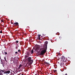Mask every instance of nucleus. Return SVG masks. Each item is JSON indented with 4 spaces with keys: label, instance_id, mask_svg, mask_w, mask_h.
<instances>
[{
    "label": "nucleus",
    "instance_id": "3",
    "mask_svg": "<svg viewBox=\"0 0 75 75\" xmlns=\"http://www.w3.org/2000/svg\"><path fill=\"white\" fill-rule=\"evenodd\" d=\"M61 60L63 61L64 62H67V59L65 58V57L64 56H63L62 57H61Z\"/></svg>",
    "mask_w": 75,
    "mask_h": 75
},
{
    "label": "nucleus",
    "instance_id": "22",
    "mask_svg": "<svg viewBox=\"0 0 75 75\" xmlns=\"http://www.w3.org/2000/svg\"><path fill=\"white\" fill-rule=\"evenodd\" d=\"M2 33V30H1V31H0V33Z\"/></svg>",
    "mask_w": 75,
    "mask_h": 75
},
{
    "label": "nucleus",
    "instance_id": "20",
    "mask_svg": "<svg viewBox=\"0 0 75 75\" xmlns=\"http://www.w3.org/2000/svg\"><path fill=\"white\" fill-rule=\"evenodd\" d=\"M0 26H3V25L2 24H0Z\"/></svg>",
    "mask_w": 75,
    "mask_h": 75
},
{
    "label": "nucleus",
    "instance_id": "33",
    "mask_svg": "<svg viewBox=\"0 0 75 75\" xmlns=\"http://www.w3.org/2000/svg\"><path fill=\"white\" fill-rule=\"evenodd\" d=\"M22 53H23V54L24 53V51H22Z\"/></svg>",
    "mask_w": 75,
    "mask_h": 75
},
{
    "label": "nucleus",
    "instance_id": "15",
    "mask_svg": "<svg viewBox=\"0 0 75 75\" xmlns=\"http://www.w3.org/2000/svg\"><path fill=\"white\" fill-rule=\"evenodd\" d=\"M27 55L29 56V55H30V53L29 52H27Z\"/></svg>",
    "mask_w": 75,
    "mask_h": 75
},
{
    "label": "nucleus",
    "instance_id": "23",
    "mask_svg": "<svg viewBox=\"0 0 75 75\" xmlns=\"http://www.w3.org/2000/svg\"><path fill=\"white\" fill-rule=\"evenodd\" d=\"M60 54H61V53H60L59 52L58 53V55H60Z\"/></svg>",
    "mask_w": 75,
    "mask_h": 75
},
{
    "label": "nucleus",
    "instance_id": "32",
    "mask_svg": "<svg viewBox=\"0 0 75 75\" xmlns=\"http://www.w3.org/2000/svg\"><path fill=\"white\" fill-rule=\"evenodd\" d=\"M3 71V70H1V72H2Z\"/></svg>",
    "mask_w": 75,
    "mask_h": 75
},
{
    "label": "nucleus",
    "instance_id": "5",
    "mask_svg": "<svg viewBox=\"0 0 75 75\" xmlns=\"http://www.w3.org/2000/svg\"><path fill=\"white\" fill-rule=\"evenodd\" d=\"M13 24L15 26H18V22H15Z\"/></svg>",
    "mask_w": 75,
    "mask_h": 75
},
{
    "label": "nucleus",
    "instance_id": "28",
    "mask_svg": "<svg viewBox=\"0 0 75 75\" xmlns=\"http://www.w3.org/2000/svg\"><path fill=\"white\" fill-rule=\"evenodd\" d=\"M1 22H2V23H3V20H1Z\"/></svg>",
    "mask_w": 75,
    "mask_h": 75
},
{
    "label": "nucleus",
    "instance_id": "9",
    "mask_svg": "<svg viewBox=\"0 0 75 75\" xmlns=\"http://www.w3.org/2000/svg\"><path fill=\"white\" fill-rule=\"evenodd\" d=\"M6 64L5 63V62H3V63L2 64L3 67H4V65H6Z\"/></svg>",
    "mask_w": 75,
    "mask_h": 75
},
{
    "label": "nucleus",
    "instance_id": "1",
    "mask_svg": "<svg viewBox=\"0 0 75 75\" xmlns=\"http://www.w3.org/2000/svg\"><path fill=\"white\" fill-rule=\"evenodd\" d=\"M47 44L46 43L45 45H44L43 47V50H42L40 52V55H43L47 52Z\"/></svg>",
    "mask_w": 75,
    "mask_h": 75
},
{
    "label": "nucleus",
    "instance_id": "14",
    "mask_svg": "<svg viewBox=\"0 0 75 75\" xmlns=\"http://www.w3.org/2000/svg\"><path fill=\"white\" fill-rule=\"evenodd\" d=\"M18 52L19 53H20V54H21V50H18Z\"/></svg>",
    "mask_w": 75,
    "mask_h": 75
},
{
    "label": "nucleus",
    "instance_id": "18",
    "mask_svg": "<svg viewBox=\"0 0 75 75\" xmlns=\"http://www.w3.org/2000/svg\"><path fill=\"white\" fill-rule=\"evenodd\" d=\"M16 43H18V40H16Z\"/></svg>",
    "mask_w": 75,
    "mask_h": 75
},
{
    "label": "nucleus",
    "instance_id": "12",
    "mask_svg": "<svg viewBox=\"0 0 75 75\" xmlns=\"http://www.w3.org/2000/svg\"><path fill=\"white\" fill-rule=\"evenodd\" d=\"M23 67V65H21V64H20L19 65V68H21V67Z\"/></svg>",
    "mask_w": 75,
    "mask_h": 75
},
{
    "label": "nucleus",
    "instance_id": "11",
    "mask_svg": "<svg viewBox=\"0 0 75 75\" xmlns=\"http://www.w3.org/2000/svg\"><path fill=\"white\" fill-rule=\"evenodd\" d=\"M33 52H34V50L33 49L31 51V54H33Z\"/></svg>",
    "mask_w": 75,
    "mask_h": 75
},
{
    "label": "nucleus",
    "instance_id": "6",
    "mask_svg": "<svg viewBox=\"0 0 75 75\" xmlns=\"http://www.w3.org/2000/svg\"><path fill=\"white\" fill-rule=\"evenodd\" d=\"M10 71H5L4 72V74H10Z\"/></svg>",
    "mask_w": 75,
    "mask_h": 75
},
{
    "label": "nucleus",
    "instance_id": "26",
    "mask_svg": "<svg viewBox=\"0 0 75 75\" xmlns=\"http://www.w3.org/2000/svg\"><path fill=\"white\" fill-rule=\"evenodd\" d=\"M39 52H40V51H38V52H37V54H38V53H39Z\"/></svg>",
    "mask_w": 75,
    "mask_h": 75
},
{
    "label": "nucleus",
    "instance_id": "27",
    "mask_svg": "<svg viewBox=\"0 0 75 75\" xmlns=\"http://www.w3.org/2000/svg\"><path fill=\"white\" fill-rule=\"evenodd\" d=\"M5 61H6V62H7V60H6V59H5Z\"/></svg>",
    "mask_w": 75,
    "mask_h": 75
},
{
    "label": "nucleus",
    "instance_id": "7",
    "mask_svg": "<svg viewBox=\"0 0 75 75\" xmlns=\"http://www.w3.org/2000/svg\"><path fill=\"white\" fill-rule=\"evenodd\" d=\"M38 39L39 40H40L41 38H40V36H41V35H38Z\"/></svg>",
    "mask_w": 75,
    "mask_h": 75
},
{
    "label": "nucleus",
    "instance_id": "13",
    "mask_svg": "<svg viewBox=\"0 0 75 75\" xmlns=\"http://www.w3.org/2000/svg\"><path fill=\"white\" fill-rule=\"evenodd\" d=\"M15 58V57L14 58H13V57H11V59L12 60V61H13V60H14Z\"/></svg>",
    "mask_w": 75,
    "mask_h": 75
},
{
    "label": "nucleus",
    "instance_id": "35",
    "mask_svg": "<svg viewBox=\"0 0 75 75\" xmlns=\"http://www.w3.org/2000/svg\"><path fill=\"white\" fill-rule=\"evenodd\" d=\"M3 26V27H4V26H3H3Z\"/></svg>",
    "mask_w": 75,
    "mask_h": 75
},
{
    "label": "nucleus",
    "instance_id": "30",
    "mask_svg": "<svg viewBox=\"0 0 75 75\" xmlns=\"http://www.w3.org/2000/svg\"><path fill=\"white\" fill-rule=\"evenodd\" d=\"M0 28L1 29H2V27H0Z\"/></svg>",
    "mask_w": 75,
    "mask_h": 75
},
{
    "label": "nucleus",
    "instance_id": "34",
    "mask_svg": "<svg viewBox=\"0 0 75 75\" xmlns=\"http://www.w3.org/2000/svg\"><path fill=\"white\" fill-rule=\"evenodd\" d=\"M13 22H12V23H11V24H13Z\"/></svg>",
    "mask_w": 75,
    "mask_h": 75
},
{
    "label": "nucleus",
    "instance_id": "24",
    "mask_svg": "<svg viewBox=\"0 0 75 75\" xmlns=\"http://www.w3.org/2000/svg\"><path fill=\"white\" fill-rule=\"evenodd\" d=\"M17 53H18V52H15V54H17Z\"/></svg>",
    "mask_w": 75,
    "mask_h": 75
},
{
    "label": "nucleus",
    "instance_id": "21",
    "mask_svg": "<svg viewBox=\"0 0 75 75\" xmlns=\"http://www.w3.org/2000/svg\"><path fill=\"white\" fill-rule=\"evenodd\" d=\"M35 50L36 51H38V50H37V49H35Z\"/></svg>",
    "mask_w": 75,
    "mask_h": 75
},
{
    "label": "nucleus",
    "instance_id": "19",
    "mask_svg": "<svg viewBox=\"0 0 75 75\" xmlns=\"http://www.w3.org/2000/svg\"><path fill=\"white\" fill-rule=\"evenodd\" d=\"M54 72H57V70H54Z\"/></svg>",
    "mask_w": 75,
    "mask_h": 75
},
{
    "label": "nucleus",
    "instance_id": "10",
    "mask_svg": "<svg viewBox=\"0 0 75 75\" xmlns=\"http://www.w3.org/2000/svg\"><path fill=\"white\" fill-rule=\"evenodd\" d=\"M29 57V56H28V55H26L25 56V58H28V57Z\"/></svg>",
    "mask_w": 75,
    "mask_h": 75
},
{
    "label": "nucleus",
    "instance_id": "4",
    "mask_svg": "<svg viewBox=\"0 0 75 75\" xmlns=\"http://www.w3.org/2000/svg\"><path fill=\"white\" fill-rule=\"evenodd\" d=\"M60 65L61 67H64V62H61L60 64Z\"/></svg>",
    "mask_w": 75,
    "mask_h": 75
},
{
    "label": "nucleus",
    "instance_id": "37",
    "mask_svg": "<svg viewBox=\"0 0 75 75\" xmlns=\"http://www.w3.org/2000/svg\"><path fill=\"white\" fill-rule=\"evenodd\" d=\"M20 45H21V43H20Z\"/></svg>",
    "mask_w": 75,
    "mask_h": 75
},
{
    "label": "nucleus",
    "instance_id": "36",
    "mask_svg": "<svg viewBox=\"0 0 75 75\" xmlns=\"http://www.w3.org/2000/svg\"><path fill=\"white\" fill-rule=\"evenodd\" d=\"M0 73H1V71H0Z\"/></svg>",
    "mask_w": 75,
    "mask_h": 75
},
{
    "label": "nucleus",
    "instance_id": "17",
    "mask_svg": "<svg viewBox=\"0 0 75 75\" xmlns=\"http://www.w3.org/2000/svg\"><path fill=\"white\" fill-rule=\"evenodd\" d=\"M4 54L6 55H7V53L6 52H4Z\"/></svg>",
    "mask_w": 75,
    "mask_h": 75
},
{
    "label": "nucleus",
    "instance_id": "38",
    "mask_svg": "<svg viewBox=\"0 0 75 75\" xmlns=\"http://www.w3.org/2000/svg\"><path fill=\"white\" fill-rule=\"evenodd\" d=\"M35 75H36V74H35Z\"/></svg>",
    "mask_w": 75,
    "mask_h": 75
},
{
    "label": "nucleus",
    "instance_id": "8",
    "mask_svg": "<svg viewBox=\"0 0 75 75\" xmlns=\"http://www.w3.org/2000/svg\"><path fill=\"white\" fill-rule=\"evenodd\" d=\"M44 64H46V65H49V63L46 62H44Z\"/></svg>",
    "mask_w": 75,
    "mask_h": 75
},
{
    "label": "nucleus",
    "instance_id": "25",
    "mask_svg": "<svg viewBox=\"0 0 75 75\" xmlns=\"http://www.w3.org/2000/svg\"><path fill=\"white\" fill-rule=\"evenodd\" d=\"M3 75V73H0V75Z\"/></svg>",
    "mask_w": 75,
    "mask_h": 75
},
{
    "label": "nucleus",
    "instance_id": "31",
    "mask_svg": "<svg viewBox=\"0 0 75 75\" xmlns=\"http://www.w3.org/2000/svg\"><path fill=\"white\" fill-rule=\"evenodd\" d=\"M4 59H6V57H4Z\"/></svg>",
    "mask_w": 75,
    "mask_h": 75
},
{
    "label": "nucleus",
    "instance_id": "16",
    "mask_svg": "<svg viewBox=\"0 0 75 75\" xmlns=\"http://www.w3.org/2000/svg\"><path fill=\"white\" fill-rule=\"evenodd\" d=\"M5 71V70L4 69L2 70V72H4Z\"/></svg>",
    "mask_w": 75,
    "mask_h": 75
},
{
    "label": "nucleus",
    "instance_id": "2",
    "mask_svg": "<svg viewBox=\"0 0 75 75\" xmlns=\"http://www.w3.org/2000/svg\"><path fill=\"white\" fill-rule=\"evenodd\" d=\"M31 59V57H29L28 58V61L30 64H32L33 62V59L32 60Z\"/></svg>",
    "mask_w": 75,
    "mask_h": 75
},
{
    "label": "nucleus",
    "instance_id": "29",
    "mask_svg": "<svg viewBox=\"0 0 75 75\" xmlns=\"http://www.w3.org/2000/svg\"><path fill=\"white\" fill-rule=\"evenodd\" d=\"M17 48H18V47H16V49H17Z\"/></svg>",
    "mask_w": 75,
    "mask_h": 75
}]
</instances>
